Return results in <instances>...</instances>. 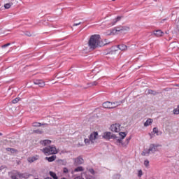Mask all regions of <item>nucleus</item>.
Here are the masks:
<instances>
[{
    "instance_id": "16",
    "label": "nucleus",
    "mask_w": 179,
    "mask_h": 179,
    "mask_svg": "<svg viewBox=\"0 0 179 179\" xmlns=\"http://www.w3.org/2000/svg\"><path fill=\"white\" fill-rule=\"evenodd\" d=\"M102 106H103V108L111 109V102H110V101L104 102Z\"/></svg>"
},
{
    "instance_id": "9",
    "label": "nucleus",
    "mask_w": 179,
    "mask_h": 179,
    "mask_svg": "<svg viewBox=\"0 0 179 179\" xmlns=\"http://www.w3.org/2000/svg\"><path fill=\"white\" fill-rule=\"evenodd\" d=\"M120 124H112L110 126V129L112 132H120Z\"/></svg>"
},
{
    "instance_id": "24",
    "label": "nucleus",
    "mask_w": 179,
    "mask_h": 179,
    "mask_svg": "<svg viewBox=\"0 0 179 179\" xmlns=\"http://www.w3.org/2000/svg\"><path fill=\"white\" fill-rule=\"evenodd\" d=\"M50 176L54 179H58V177H57V174L52 171H50Z\"/></svg>"
},
{
    "instance_id": "12",
    "label": "nucleus",
    "mask_w": 179,
    "mask_h": 179,
    "mask_svg": "<svg viewBox=\"0 0 179 179\" xmlns=\"http://www.w3.org/2000/svg\"><path fill=\"white\" fill-rule=\"evenodd\" d=\"M163 34H164V32L160 29L154 31V35L156 36V37H162Z\"/></svg>"
},
{
    "instance_id": "28",
    "label": "nucleus",
    "mask_w": 179,
    "mask_h": 179,
    "mask_svg": "<svg viewBox=\"0 0 179 179\" xmlns=\"http://www.w3.org/2000/svg\"><path fill=\"white\" fill-rule=\"evenodd\" d=\"M144 166L146 167V169H149V160L145 159L144 161Z\"/></svg>"
},
{
    "instance_id": "11",
    "label": "nucleus",
    "mask_w": 179,
    "mask_h": 179,
    "mask_svg": "<svg viewBox=\"0 0 179 179\" xmlns=\"http://www.w3.org/2000/svg\"><path fill=\"white\" fill-rule=\"evenodd\" d=\"M34 85H37L39 87H44L45 83L43 80H35L34 81Z\"/></svg>"
},
{
    "instance_id": "3",
    "label": "nucleus",
    "mask_w": 179,
    "mask_h": 179,
    "mask_svg": "<svg viewBox=\"0 0 179 179\" xmlns=\"http://www.w3.org/2000/svg\"><path fill=\"white\" fill-rule=\"evenodd\" d=\"M159 146H160V145L159 144H150L149 149L144 150L143 152L141 153L142 156H148V155H150V153H156V152L159 150L157 149Z\"/></svg>"
},
{
    "instance_id": "13",
    "label": "nucleus",
    "mask_w": 179,
    "mask_h": 179,
    "mask_svg": "<svg viewBox=\"0 0 179 179\" xmlns=\"http://www.w3.org/2000/svg\"><path fill=\"white\" fill-rule=\"evenodd\" d=\"M40 143L42 146H48V145H51V140H42Z\"/></svg>"
},
{
    "instance_id": "35",
    "label": "nucleus",
    "mask_w": 179,
    "mask_h": 179,
    "mask_svg": "<svg viewBox=\"0 0 179 179\" xmlns=\"http://www.w3.org/2000/svg\"><path fill=\"white\" fill-rule=\"evenodd\" d=\"M131 141V137L127 138V139H126L127 144H124V145H126V146H127V145H128V144L129 143V141Z\"/></svg>"
},
{
    "instance_id": "19",
    "label": "nucleus",
    "mask_w": 179,
    "mask_h": 179,
    "mask_svg": "<svg viewBox=\"0 0 179 179\" xmlns=\"http://www.w3.org/2000/svg\"><path fill=\"white\" fill-rule=\"evenodd\" d=\"M38 159V156L36 157H30L28 158L29 163H33L34 162H36V160Z\"/></svg>"
},
{
    "instance_id": "27",
    "label": "nucleus",
    "mask_w": 179,
    "mask_h": 179,
    "mask_svg": "<svg viewBox=\"0 0 179 179\" xmlns=\"http://www.w3.org/2000/svg\"><path fill=\"white\" fill-rule=\"evenodd\" d=\"M120 136H121L122 139H124L125 136H127V133L125 132H120L119 133Z\"/></svg>"
},
{
    "instance_id": "7",
    "label": "nucleus",
    "mask_w": 179,
    "mask_h": 179,
    "mask_svg": "<svg viewBox=\"0 0 179 179\" xmlns=\"http://www.w3.org/2000/svg\"><path fill=\"white\" fill-rule=\"evenodd\" d=\"M73 162L74 164L76 165L83 164L85 163V160L83 159V157H82V156H79L73 159Z\"/></svg>"
},
{
    "instance_id": "6",
    "label": "nucleus",
    "mask_w": 179,
    "mask_h": 179,
    "mask_svg": "<svg viewBox=\"0 0 179 179\" xmlns=\"http://www.w3.org/2000/svg\"><path fill=\"white\" fill-rule=\"evenodd\" d=\"M102 138L106 141H110V139H117V136L112 134L111 132L106 131L102 135Z\"/></svg>"
},
{
    "instance_id": "43",
    "label": "nucleus",
    "mask_w": 179,
    "mask_h": 179,
    "mask_svg": "<svg viewBox=\"0 0 179 179\" xmlns=\"http://www.w3.org/2000/svg\"><path fill=\"white\" fill-rule=\"evenodd\" d=\"M36 133H37V134H38V133H39V134H41V131L37 130V131H36Z\"/></svg>"
},
{
    "instance_id": "33",
    "label": "nucleus",
    "mask_w": 179,
    "mask_h": 179,
    "mask_svg": "<svg viewBox=\"0 0 179 179\" xmlns=\"http://www.w3.org/2000/svg\"><path fill=\"white\" fill-rule=\"evenodd\" d=\"M143 176V172H142V170H138V177H142Z\"/></svg>"
},
{
    "instance_id": "37",
    "label": "nucleus",
    "mask_w": 179,
    "mask_h": 179,
    "mask_svg": "<svg viewBox=\"0 0 179 179\" xmlns=\"http://www.w3.org/2000/svg\"><path fill=\"white\" fill-rule=\"evenodd\" d=\"M25 35L28 36V37H30L31 36V34H30V32H26Z\"/></svg>"
},
{
    "instance_id": "39",
    "label": "nucleus",
    "mask_w": 179,
    "mask_h": 179,
    "mask_svg": "<svg viewBox=\"0 0 179 179\" xmlns=\"http://www.w3.org/2000/svg\"><path fill=\"white\" fill-rule=\"evenodd\" d=\"M86 179H95L93 176H87Z\"/></svg>"
},
{
    "instance_id": "25",
    "label": "nucleus",
    "mask_w": 179,
    "mask_h": 179,
    "mask_svg": "<svg viewBox=\"0 0 179 179\" xmlns=\"http://www.w3.org/2000/svg\"><path fill=\"white\" fill-rule=\"evenodd\" d=\"M105 34L106 36H111V34H117V33L113 32V29H112V30H109V31H107L106 32H105Z\"/></svg>"
},
{
    "instance_id": "4",
    "label": "nucleus",
    "mask_w": 179,
    "mask_h": 179,
    "mask_svg": "<svg viewBox=\"0 0 179 179\" xmlns=\"http://www.w3.org/2000/svg\"><path fill=\"white\" fill-rule=\"evenodd\" d=\"M42 152L46 155L48 156L50 155H57L58 153V150H57V147L55 145H51L49 147H45V148L41 150Z\"/></svg>"
},
{
    "instance_id": "40",
    "label": "nucleus",
    "mask_w": 179,
    "mask_h": 179,
    "mask_svg": "<svg viewBox=\"0 0 179 179\" xmlns=\"http://www.w3.org/2000/svg\"><path fill=\"white\" fill-rule=\"evenodd\" d=\"M96 85H97V82L96 81L92 82V86H96Z\"/></svg>"
},
{
    "instance_id": "42",
    "label": "nucleus",
    "mask_w": 179,
    "mask_h": 179,
    "mask_svg": "<svg viewBox=\"0 0 179 179\" xmlns=\"http://www.w3.org/2000/svg\"><path fill=\"white\" fill-rule=\"evenodd\" d=\"M74 179H85V178H82V176H77Z\"/></svg>"
},
{
    "instance_id": "45",
    "label": "nucleus",
    "mask_w": 179,
    "mask_h": 179,
    "mask_svg": "<svg viewBox=\"0 0 179 179\" xmlns=\"http://www.w3.org/2000/svg\"><path fill=\"white\" fill-rule=\"evenodd\" d=\"M112 1H115V0H112Z\"/></svg>"
},
{
    "instance_id": "2",
    "label": "nucleus",
    "mask_w": 179,
    "mask_h": 179,
    "mask_svg": "<svg viewBox=\"0 0 179 179\" xmlns=\"http://www.w3.org/2000/svg\"><path fill=\"white\" fill-rule=\"evenodd\" d=\"M88 45L90 50H95L100 47V35H92L88 41Z\"/></svg>"
},
{
    "instance_id": "22",
    "label": "nucleus",
    "mask_w": 179,
    "mask_h": 179,
    "mask_svg": "<svg viewBox=\"0 0 179 179\" xmlns=\"http://www.w3.org/2000/svg\"><path fill=\"white\" fill-rule=\"evenodd\" d=\"M6 150L7 152H10V153H16V152H17V150H16V149L15 148H6Z\"/></svg>"
},
{
    "instance_id": "18",
    "label": "nucleus",
    "mask_w": 179,
    "mask_h": 179,
    "mask_svg": "<svg viewBox=\"0 0 179 179\" xmlns=\"http://www.w3.org/2000/svg\"><path fill=\"white\" fill-rule=\"evenodd\" d=\"M55 159H57V156L56 155H52L51 157H45V160H48V162H49L50 163H51L52 162H54L55 160Z\"/></svg>"
},
{
    "instance_id": "36",
    "label": "nucleus",
    "mask_w": 179,
    "mask_h": 179,
    "mask_svg": "<svg viewBox=\"0 0 179 179\" xmlns=\"http://www.w3.org/2000/svg\"><path fill=\"white\" fill-rule=\"evenodd\" d=\"M148 93V94H153L154 92L152 90H149Z\"/></svg>"
},
{
    "instance_id": "38",
    "label": "nucleus",
    "mask_w": 179,
    "mask_h": 179,
    "mask_svg": "<svg viewBox=\"0 0 179 179\" xmlns=\"http://www.w3.org/2000/svg\"><path fill=\"white\" fill-rule=\"evenodd\" d=\"M82 22H78V23H74L73 24V26H79V24H80Z\"/></svg>"
},
{
    "instance_id": "34",
    "label": "nucleus",
    "mask_w": 179,
    "mask_h": 179,
    "mask_svg": "<svg viewBox=\"0 0 179 179\" xmlns=\"http://www.w3.org/2000/svg\"><path fill=\"white\" fill-rule=\"evenodd\" d=\"M9 45H10V43H6L5 45H3L1 46V48H6V47H9Z\"/></svg>"
},
{
    "instance_id": "5",
    "label": "nucleus",
    "mask_w": 179,
    "mask_h": 179,
    "mask_svg": "<svg viewBox=\"0 0 179 179\" xmlns=\"http://www.w3.org/2000/svg\"><path fill=\"white\" fill-rule=\"evenodd\" d=\"M129 29L128 26L117 27L113 29V33H116V34H120V33L125 34L129 31Z\"/></svg>"
},
{
    "instance_id": "8",
    "label": "nucleus",
    "mask_w": 179,
    "mask_h": 179,
    "mask_svg": "<svg viewBox=\"0 0 179 179\" xmlns=\"http://www.w3.org/2000/svg\"><path fill=\"white\" fill-rule=\"evenodd\" d=\"M122 103H124V101H117L115 102H110V109L117 108V107H120V106H121Z\"/></svg>"
},
{
    "instance_id": "26",
    "label": "nucleus",
    "mask_w": 179,
    "mask_h": 179,
    "mask_svg": "<svg viewBox=\"0 0 179 179\" xmlns=\"http://www.w3.org/2000/svg\"><path fill=\"white\" fill-rule=\"evenodd\" d=\"M153 134H156V135L159 136V129L157 127H154L152 129Z\"/></svg>"
},
{
    "instance_id": "29",
    "label": "nucleus",
    "mask_w": 179,
    "mask_h": 179,
    "mask_svg": "<svg viewBox=\"0 0 179 179\" xmlns=\"http://www.w3.org/2000/svg\"><path fill=\"white\" fill-rule=\"evenodd\" d=\"M20 101V98H15L12 101L13 104H16V103H18V101Z\"/></svg>"
},
{
    "instance_id": "31",
    "label": "nucleus",
    "mask_w": 179,
    "mask_h": 179,
    "mask_svg": "<svg viewBox=\"0 0 179 179\" xmlns=\"http://www.w3.org/2000/svg\"><path fill=\"white\" fill-rule=\"evenodd\" d=\"M63 173H64V174H68V173H69V170L68 169V168L64 167V168L63 169Z\"/></svg>"
},
{
    "instance_id": "14",
    "label": "nucleus",
    "mask_w": 179,
    "mask_h": 179,
    "mask_svg": "<svg viewBox=\"0 0 179 179\" xmlns=\"http://www.w3.org/2000/svg\"><path fill=\"white\" fill-rule=\"evenodd\" d=\"M116 143L117 146H123V147H127V145L125 143H122V138H117L116 140Z\"/></svg>"
},
{
    "instance_id": "23",
    "label": "nucleus",
    "mask_w": 179,
    "mask_h": 179,
    "mask_svg": "<svg viewBox=\"0 0 179 179\" xmlns=\"http://www.w3.org/2000/svg\"><path fill=\"white\" fill-rule=\"evenodd\" d=\"M13 5V3H7L4 5L5 9H10V8Z\"/></svg>"
},
{
    "instance_id": "15",
    "label": "nucleus",
    "mask_w": 179,
    "mask_h": 179,
    "mask_svg": "<svg viewBox=\"0 0 179 179\" xmlns=\"http://www.w3.org/2000/svg\"><path fill=\"white\" fill-rule=\"evenodd\" d=\"M120 20H121V17H117V18H115L114 20H113L111 24H109V27H111V26H114L117 22H120Z\"/></svg>"
},
{
    "instance_id": "41",
    "label": "nucleus",
    "mask_w": 179,
    "mask_h": 179,
    "mask_svg": "<svg viewBox=\"0 0 179 179\" xmlns=\"http://www.w3.org/2000/svg\"><path fill=\"white\" fill-rule=\"evenodd\" d=\"M90 173H91V174H94V170L90 169Z\"/></svg>"
},
{
    "instance_id": "20",
    "label": "nucleus",
    "mask_w": 179,
    "mask_h": 179,
    "mask_svg": "<svg viewBox=\"0 0 179 179\" xmlns=\"http://www.w3.org/2000/svg\"><path fill=\"white\" fill-rule=\"evenodd\" d=\"M117 48H118V50H120V51H125V50H127V45L124 44L118 45L117 46Z\"/></svg>"
},
{
    "instance_id": "17",
    "label": "nucleus",
    "mask_w": 179,
    "mask_h": 179,
    "mask_svg": "<svg viewBox=\"0 0 179 179\" xmlns=\"http://www.w3.org/2000/svg\"><path fill=\"white\" fill-rule=\"evenodd\" d=\"M152 123L153 119L148 118L144 123V127H149V125H152Z\"/></svg>"
},
{
    "instance_id": "44",
    "label": "nucleus",
    "mask_w": 179,
    "mask_h": 179,
    "mask_svg": "<svg viewBox=\"0 0 179 179\" xmlns=\"http://www.w3.org/2000/svg\"><path fill=\"white\" fill-rule=\"evenodd\" d=\"M2 136V133H0V136Z\"/></svg>"
},
{
    "instance_id": "10",
    "label": "nucleus",
    "mask_w": 179,
    "mask_h": 179,
    "mask_svg": "<svg viewBox=\"0 0 179 179\" xmlns=\"http://www.w3.org/2000/svg\"><path fill=\"white\" fill-rule=\"evenodd\" d=\"M23 178V174L17 172V171H14L13 174L11 176L12 179H20Z\"/></svg>"
},
{
    "instance_id": "32",
    "label": "nucleus",
    "mask_w": 179,
    "mask_h": 179,
    "mask_svg": "<svg viewBox=\"0 0 179 179\" xmlns=\"http://www.w3.org/2000/svg\"><path fill=\"white\" fill-rule=\"evenodd\" d=\"M33 127H41V123L40 122H34Z\"/></svg>"
},
{
    "instance_id": "21",
    "label": "nucleus",
    "mask_w": 179,
    "mask_h": 179,
    "mask_svg": "<svg viewBox=\"0 0 179 179\" xmlns=\"http://www.w3.org/2000/svg\"><path fill=\"white\" fill-rule=\"evenodd\" d=\"M85 169H83V166H78L74 169V173H79L80 171H83Z\"/></svg>"
},
{
    "instance_id": "1",
    "label": "nucleus",
    "mask_w": 179,
    "mask_h": 179,
    "mask_svg": "<svg viewBox=\"0 0 179 179\" xmlns=\"http://www.w3.org/2000/svg\"><path fill=\"white\" fill-rule=\"evenodd\" d=\"M99 132L93 131L88 136V138H84V143L78 142V147L80 148L82 146H89V145H94V143H97V141H99Z\"/></svg>"
},
{
    "instance_id": "30",
    "label": "nucleus",
    "mask_w": 179,
    "mask_h": 179,
    "mask_svg": "<svg viewBox=\"0 0 179 179\" xmlns=\"http://www.w3.org/2000/svg\"><path fill=\"white\" fill-rule=\"evenodd\" d=\"M173 114L176 115H178L179 114V109L178 108H175L173 110Z\"/></svg>"
}]
</instances>
